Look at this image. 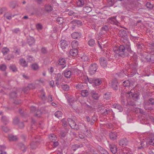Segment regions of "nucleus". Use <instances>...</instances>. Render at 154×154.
<instances>
[{
    "mask_svg": "<svg viewBox=\"0 0 154 154\" xmlns=\"http://www.w3.org/2000/svg\"><path fill=\"white\" fill-rule=\"evenodd\" d=\"M113 50L114 51L119 54V56L122 57L128 56L129 53L132 54L133 52L131 49L130 44L128 42L121 45L118 47H115Z\"/></svg>",
    "mask_w": 154,
    "mask_h": 154,
    "instance_id": "f257e3e1",
    "label": "nucleus"
},
{
    "mask_svg": "<svg viewBox=\"0 0 154 154\" xmlns=\"http://www.w3.org/2000/svg\"><path fill=\"white\" fill-rule=\"evenodd\" d=\"M97 68L98 65L96 63L91 64L89 67V72L91 75H93L96 72Z\"/></svg>",
    "mask_w": 154,
    "mask_h": 154,
    "instance_id": "f03ea898",
    "label": "nucleus"
},
{
    "mask_svg": "<svg viewBox=\"0 0 154 154\" xmlns=\"http://www.w3.org/2000/svg\"><path fill=\"white\" fill-rule=\"evenodd\" d=\"M138 63L136 62L131 64L130 66V67L134 70V72L133 73L131 74H128V76L129 77H132L135 74V71L137 68Z\"/></svg>",
    "mask_w": 154,
    "mask_h": 154,
    "instance_id": "7ed1b4c3",
    "label": "nucleus"
},
{
    "mask_svg": "<svg viewBox=\"0 0 154 154\" xmlns=\"http://www.w3.org/2000/svg\"><path fill=\"white\" fill-rule=\"evenodd\" d=\"M99 60L100 64L102 67H106L108 63L106 59L105 58L102 57L99 59Z\"/></svg>",
    "mask_w": 154,
    "mask_h": 154,
    "instance_id": "20e7f679",
    "label": "nucleus"
},
{
    "mask_svg": "<svg viewBox=\"0 0 154 154\" xmlns=\"http://www.w3.org/2000/svg\"><path fill=\"white\" fill-rule=\"evenodd\" d=\"M119 83L116 79H114L112 80L111 86L114 90H117L118 88Z\"/></svg>",
    "mask_w": 154,
    "mask_h": 154,
    "instance_id": "39448f33",
    "label": "nucleus"
},
{
    "mask_svg": "<svg viewBox=\"0 0 154 154\" xmlns=\"http://www.w3.org/2000/svg\"><path fill=\"white\" fill-rule=\"evenodd\" d=\"M68 121L69 126L72 128H73L75 130L77 125L75 121L71 118H68Z\"/></svg>",
    "mask_w": 154,
    "mask_h": 154,
    "instance_id": "423d86ee",
    "label": "nucleus"
},
{
    "mask_svg": "<svg viewBox=\"0 0 154 154\" xmlns=\"http://www.w3.org/2000/svg\"><path fill=\"white\" fill-rule=\"evenodd\" d=\"M145 59L147 62L151 63H154V54H149L145 57Z\"/></svg>",
    "mask_w": 154,
    "mask_h": 154,
    "instance_id": "0eeeda50",
    "label": "nucleus"
},
{
    "mask_svg": "<svg viewBox=\"0 0 154 154\" xmlns=\"http://www.w3.org/2000/svg\"><path fill=\"white\" fill-rule=\"evenodd\" d=\"M127 32L126 30L124 29H121L119 30V35L120 37L124 38V39H126L127 38Z\"/></svg>",
    "mask_w": 154,
    "mask_h": 154,
    "instance_id": "6e6552de",
    "label": "nucleus"
},
{
    "mask_svg": "<svg viewBox=\"0 0 154 154\" xmlns=\"http://www.w3.org/2000/svg\"><path fill=\"white\" fill-rule=\"evenodd\" d=\"M86 127L82 123H80L78 125H77L75 130H79L83 132L84 131H85V130H86Z\"/></svg>",
    "mask_w": 154,
    "mask_h": 154,
    "instance_id": "1a4fd4ad",
    "label": "nucleus"
},
{
    "mask_svg": "<svg viewBox=\"0 0 154 154\" xmlns=\"http://www.w3.org/2000/svg\"><path fill=\"white\" fill-rule=\"evenodd\" d=\"M41 142L40 140H36L35 141H33L31 144V147L32 149H35L37 147L38 145Z\"/></svg>",
    "mask_w": 154,
    "mask_h": 154,
    "instance_id": "9d476101",
    "label": "nucleus"
},
{
    "mask_svg": "<svg viewBox=\"0 0 154 154\" xmlns=\"http://www.w3.org/2000/svg\"><path fill=\"white\" fill-rule=\"evenodd\" d=\"M113 107L115 109L116 111L121 112L123 110V109L121 105L119 104H114Z\"/></svg>",
    "mask_w": 154,
    "mask_h": 154,
    "instance_id": "9b49d317",
    "label": "nucleus"
},
{
    "mask_svg": "<svg viewBox=\"0 0 154 154\" xmlns=\"http://www.w3.org/2000/svg\"><path fill=\"white\" fill-rule=\"evenodd\" d=\"M116 17H114L109 18L107 21L110 23L118 25V23L116 22Z\"/></svg>",
    "mask_w": 154,
    "mask_h": 154,
    "instance_id": "f8f14e48",
    "label": "nucleus"
},
{
    "mask_svg": "<svg viewBox=\"0 0 154 154\" xmlns=\"http://www.w3.org/2000/svg\"><path fill=\"white\" fill-rule=\"evenodd\" d=\"M152 105L149 104V103L145 101L144 103V108L146 110H151L152 109Z\"/></svg>",
    "mask_w": 154,
    "mask_h": 154,
    "instance_id": "ddd939ff",
    "label": "nucleus"
},
{
    "mask_svg": "<svg viewBox=\"0 0 154 154\" xmlns=\"http://www.w3.org/2000/svg\"><path fill=\"white\" fill-rule=\"evenodd\" d=\"M109 148L111 152L113 154H115L117 152V146L116 145L109 144Z\"/></svg>",
    "mask_w": 154,
    "mask_h": 154,
    "instance_id": "4468645a",
    "label": "nucleus"
},
{
    "mask_svg": "<svg viewBox=\"0 0 154 154\" xmlns=\"http://www.w3.org/2000/svg\"><path fill=\"white\" fill-rule=\"evenodd\" d=\"M61 47L63 49H64L66 48L68 46V45L69 44V43L67 42L65 40H63L61 41Z\"/></svg>",
    "mask_w": 154,
    "mask_h": 154,
    "instance_id": "2eb2a0df",
    "label": "nucleus"
},
{
    "mask_svg": "<svg viewBox=\"0 0 154 154\" xmlns=\"http://www.w3.org/2000/svg\"><path fill=\"white\" fill-rule=\"evenodd\" d=\"M72 75V72L70 70L66 69L64 71V75L65 77L67 78H70Z\"/></svg>",
    "mask_w": 154,
    "mask_h": 154,
    "instance_id": "dca6fc26",
    "label": "nucleus"
},
{
    "mask_svg": "<svg viewBox=\"0 0 154 154\" xmlns=\"http://www.w3.org/2000/svg\"><path fill=\"white\" fill-rule=\"evenodd\" d=\"M71 23L73 25V26L77 25L78 26H81L82 24L81 20H76L72 21Z\"/></svg>",
    "mask_w": 154,
    "mask_h": 154,
    "instance_id": "f3484780",
    "label": "nucleus"
},
{
    "mask_svg": "<svg viewBox=\"0 0 154 154\" xmlns=\"http://www.w3.org/2000/svg\"><path fill=\"white\" fill-rule=\"evenodd\" d=\"M81 33L78 32H75L73 33L72 35V37L74 39H79L81 37Z\"/></svg>",
    "mask_w": 154,
    "mask_h": 154,
    "instance_id": "a211bd4d",
    "label": "nucleus"
},
{
    "mask_svg": "<svg viewBox=\"0 0 154 154\" xmlns=\"http://www.w3.org/2000/svg\"><path fill=\"white\" fill-rule=\"evenodd\" d=\"M132 152L129 149L124 148L121 150L120 154H132Z\"/></svg>",
    "mask_w": 154,
    "mask_h": 154,
    "instance_id": "6ab92c4d",
    "label": "nucleus"
},
{
    "mask_svg": "<svg viewBox=\"0 0 154 154\" xmlns=\"http://www.w3.org/2000/svg\"><path fill=\"white\" fill-rule=\"evenodd\" d=\"M9 95L10 99L16 98L17 96V92L16 91H13L9 93Z\"/></svg>",
    "mask_w": 154,
    "mask_h": 154,
    "instance_id": "aec40b11",
    "label": "nucleus"
},
{
    "mask_svg": "<svg viewBox=\"0 0 154 154\" xmlns=\"http://www.w3.org/2000/svg\"><path fill=\"white\" fill-rule=\"evenodd\" d=\"M78 50L77 49H72L70 50L69 54L71 56L75 57L78 54Z\"/></svg>",
    "mask_w": 154,
    "mask_h": 154,
    "instance_id": "412c9836",
    "label": "nucleus"
},
{
    "mask_svg": "<svg viewBox=\"0 0 154 154\" xmlns=\"http://www.w3.org/2000/svg\"><path fill=\"white\" fill-rule=\"evenodd\" d=\"M92 81L94 85L95 86L99 85L102 83L101 80L100 79H93Z\"/></svg>",
    "mask_w": 154,
    "mask_h": 154,
    "instance_id": "4be33fe9",
    "label": "nucleus"
},
{
    "mask_svg": "<svg viewBox=\"0 0 154 154\" xmlns=\"http://www.w3.org/2000/svg\"><path fill=\"white\" fill-rule=\"evenodd\" d=\"M27 42L29 46H31L34 44L35 40L33 38L30 37L27 39Z\"/></svg>",
    "mask_w": 154,
    "mask_h": 154,
    "instance_id": "5701e85b",
    "label": "nucleus"
},
{
    "mask_svg": "<svg viewBox=\"0 0 154 154\" xmlns=\"http://www.w3.org/2000/svg\"><path fill=\"white\" fill-rule=\"evenodd\" d=\"M128 144L127 140L126 139H122L120 140L119 142V144L120 146H126Z\"/></svg>",
    "mask_w": 154,
    "mask_h": 154,
    "instance_id": "b1692460",
    "label": "nucleus"
},
{
    "mask_svg": "<svg viewBox=\"0 0 154 154\" xmlns=\"http://www.w3.org/2000/svg\"><path fill=\"white\" fill-rule=\"evenodd\" d=\"M48 138L50 140L51 142H54L56 141L57 139V137L54 134H51L48 136Z\"/></svg>",
    "mask_w": 154,
    "mask_h": 154,
    "instance_id": "393cba45",
    "label": "nucleus"
},
{
    "mask_svg": "<svg viewBox=\"0 0 154 154\" xmlns=\"http://www.w3.org/2000/svg\"><path fill=\"white\" fill-rule=\"evenodd\" d=\"M110 139L112 140L116 139L117 137V133L116 132H111L109 134Z\"/></svg>",
    "mask_w": 154,
    "mask_h": 154,
    "instance_id": "a878e982",
    "label": "nucleus"
},
{
    "mask_svg": "<svg viewBox=\"0 0 154 154\" xmlns=\"http://www.w3.org/2000/svg\"><path fill=\"white\" fill-rule=\"evenodd\" d=\"M81 94L82 96L85 97L89 95V93L88 90H83L81 91Z\"/></svg>",
    "mask_w": 154,
    "mask_h": 154,
    "instance_id": "bb28decb",
    "label": "nucleus"
},
{
    "mask_svg": "<svg viewBox=\"0 0 154 154\" xmlns=\"http://www.w3.org/2000/svg\"><path fill=\"white\" fill-rule=\"evenodd\" d=\"M8 139L10 141H16L17 140V138L16 136H14L12 134L8 135Z\"/></svg>",
    "mask_w": 154,
    "mask_h": 154,
    "instance_id": "cd10ccee",
    "label": "nucleus"
},
{
    "mask_svg": "<svg viewBox=\"0 0 154 154\" xmlns=\"http://www.w3.org/2000/svg\"><path fill=\"white\" fill-rule=\"evenodd\" d=\"M18 146L23 152H24L26 151V148L25 146L22 143H19L18 144Z\"/></svg>",
    "mask_w": 154,
    "mask_h": 154,
    "instance_id": "c85d7f7f",
    "label": "nucleus"
},
{
    "mask_svg": "<svg viewBox=\"0 0 154 154\" xmlns=\"http://www.w3.org/2000/svg\"><path fill=\"white\" fill-rule=\"evenodd\" d=\"M127 104H126V106L129 105L132 106H135V103L134 101L132 100H128L127 101Z\"/></svg>",
    "mask_w": 154,
    "mask_h": 154,
    "instance_id": "c756f323",
    "label": "nucleus"
},
{
    "mask_svg": "<svg viewBox=\"0 0 154 154\" xmlns=\"http://www.w3.org/2000/svg\"><path fill=\"white\" fill-rule=\"evenodd\" d=\"M1 121L5 125H7L9 122V120L5 116H4L2 117Z\"/></svg>",
    "mask_w": 154,
    "mask_h": 154,
    "instance_id": "7c9ffc66",
    "label": "nucleus"
},
{
    "mask_svg": "<svg viewBox=\"0 0 154 154\" xmlns=\"http://www.w3.org/2000/svg\"><path fill=\"white\" fill-rule=\"evenodd\" d=\"M84 134L88 137H91V133L88 131L86 128V130L83 132Z\"/></svg>",
    "mask_w": 154,
    "mask_h": 154,
    "instance_id": "2f4dec72",
    "label": "nucleus"
},
{
    "mask_svg": "<svg viewBox=\"0 0 154 154\" xmlns=\"http://www.w3.org/2000/svg\"><path fill=\"white\" fill-rule=\"evenodd\" d=\"M82 83H80L78 84L76 86V88L78 90H80L81 89H83L84 88V86L85 85Z\"/></svg>",
    "mask_w": 154,
    "mask_h": 154,
    "instance_id": "473e14b6",
    "label": "nucleus"
},
{
    "mask_svg": "<svg viewBox=\"0 0 154 154\" xmlns=\"http://www.w3.org/2000/svg\"><path fill=\"white\" fill-rule=\"evenodd\" d=\"M9 68L13 72H16L17 71L16 66L14 64L11 65Z\"/></svg>",
    "mask_w": 154,
    "mask_h": 154,
    "instance_id": "72a5a7b5",
    "label": "nucleus"
},
{
    "mask_svg": "<svg viewBox=\"0 0 154 154\" xmlns=\"http://www.w3.org/2000/svg\"><path fill=\"white\" fill-rule=\"evenodd\" d=\"M88 45L91 47L94 46L95 45V41L93 39H91L88 41Z\"/></svg>",
    "mask_w": 154,
    "mask_h": 154,
    "instance_id": "f704fd0d",
    "label": "nucleus"
},
{
    "mask_svg": "<svg viewBox=\"0 0 154 154\" xmlns=\"http://www.w3.org/2000/svg\"><path fill=\"white\" fill-rule=\"evenodd\" d=\"M92 97L95 100H97L99 97L98 94L94 92V91H92L91 93Z\"/></svg>",
    "mask_w": 154,
    "mask_h": 154,
    "instance_id": "c9c22d12",
    "label": "nucleus"
},
{
    "mask_svg": "<svg viewBox=\"0 0 154 154\" xmlns=\"http://www.w3.org/2000/svg\"><path fill=\"white\" fill-rule=\"evenodd\" d=\"M20 64L23 66L26 67L27 66V64L26 62L23 59H20Z\"/></svg>",
    "mask_w": 154,
    "mask_h": 154,
    "instance_id": "e433bc0d",
    "label": "nucleus"
},
{
    "mask_svg": "<svg viewBox=\"0 0 154 154\" xmlns=\"http://www.w3.org/2000/svg\"><path fill=\"white\" fill-rule=\"evenodd\" d=\"M92 10V8L88 6H86L83 8L84 11L86 13H89L91 12Z\"/></svg>",
    "mask_w": 154,
    "mask_h": 154,
    "instance_id": "4c0bfd02",
    "label": "nucleus"
},
{
    "mask_svg": "<svg viewBox=\"0 0 154 154\" xmlns=\"http://www.w3.org/2000/svg\"><path fill=\"white\" fill-rule=\"evenodd\" d=\"M111 93L110 92H107L106 93L104 96V98L107 100L109 99L111 97Z\"/></svg>",
    "mask_w": 154,
    "mask_h": 154,
    "instance_id": "58836bf2",
    "label": "nucleus"
},
{
    "mask_svg": "<svg viewBox=\"0 0 154 154\" xmlns=\"http://www.w3.org/2000/svg\"><path fill=\"white\" fill-rule=\"evenodd\" d=\"M66 63V60L65 59L62 58L59 59L58 60V64L60 65H64Z\"/></svg>",
    "mask_w": 154,
    "mask_h": 154,
    "instance_id": "ea45409f",
    "label": "nucleus"
},
{
    "mask_svg": "<svg viewBox=\"0 0 154 154\" xmlns=\"http://www.w3.org/2000/svg\"><path fill=\"white\" fill-rule=\"evenodd\" d=\"M109 30V28L107 26H104L101 28V31L103 33H105Z\"/></svg>",
    "mask_w": 154,
    "mask_h": 154,
    "instance_id": "a19ab883",
    "label": "nucleus"
},
{
    "mask_svg": "<svg viewBox=\"0 0 154 154\" xmlns=\"http://www.w3.org/2000/svg\"><path fill=\"white\" fill-rule=\"evenodd\" d=\"M131 82L129 80L124 81L123 83V85L125 87L130 86L131 85Z\"/></svg>",
    "mask_w": 154,
    "mask_h": 154,
    "instance_id": "79ce46f5",
    "label": "nucleus"
},
{
    "mask_svg": "<svg viewBox=\"0 0 154 154\" xmlns=\"http://www.w3.org/2000/svg\"><path fill=\"white\" fill-rule=\"evenodd\" d=\"M55 78L56 81H60L62 79V76L60 73H58L56 75Z\"/></svg>",
    "mask_w": 154,
    "mask_h": 154,
    "instance_id": "37998d69",
    "label": "nucleus"
},
{
    "mask_svg": "<svg viewBox=\"0 0 154 154\" xmlns=\"http://www.w3.org/2000/svg\"><path fill=\"white\" fill-rule=\"evenodd\" d=\"M62 112L60 111H58L55 113V115L56 117L59 118L62 117Z\"/></svg>",
    "mask_w": 154,
    "mask_h": 154,
    "instance_id": "c03bdc74",
    "label": "nucleus"
},
{
    "mask_svg": "<svg viewBox=\"0 0 154 154\" xmlns=\"http://www.w3.org/2000/svg\"><path fill=\"white\" fill-rule=\"evenodd\" d=\"M61 122H62V125L63 126L64 128L65 129H66V128H67V122L66 121L65 119H63L62 120Z\"/></svg>",
    "mask_w": 154,
    "mask_h": 154,
    "instance_id": "a18cd8bd",
    "label": "nucleus"
},
{
    "mask_svg": "<svg viewBox=\"0 0 154 154\" xmlns=\"http://www.w3.org/2000/svg\"><path fill=\"white\" fill-rule=\"evenodd\" d=\"M147 152L148 154H154V148L150 147L147 149Z\"/></svg>",
    "mask_w": 154,
    "mask_h": 154,
    "instance_id": "49530a36",
    "label": "nucleus"
},
{
    "mask_svg": "<svg viewBox=\"0 0 154 154\" xmlns=\"http://www.w3.org/2000/svg\"><path fill=\"white\" fill-rule=\"evenodd\" d=\"M52 10L53 8L51 5H47L45 6V10L48 12L51 11Z\"/></svg>",
    "mask_w": 154,
    "mask_h": 154,
    "instance_id": "de8ad7c7",
    "label": "nucleus"
},
{
    "mask_svg": "<svg viewBox=\"0 0 154 154\" xmlns=\"http://www.w3.org/2000/svg\"><path fill=\"white\" fill-rule=\"evenodd\" d=\"M21 103L20 100H15L13 102V105L17 106H19Z\"/></svg>",
    "mask_w": 154,
    "mask_h": 154,
    "instance_id": "09e8293b",
    "label": "nucleus"
},
{
    "mask_svg": "<svg viewBox=\"0 0 154 154\" xmlns=\"http://www.w3.org/2000/svg\"><path fill=\"white\" fill-rule=\"evenodd\" d=\"M67 100L69 104L71 105V103H73L74 102V98L73 97L70 96L68 98Z\"/></svg>",
    "mask_w": 154,
    "mask_h": 154,
    "instance_id": "8fccbe9b",
    "label": "nucleus"
},
{
    "mask_svg": "<svg viewBox=\"0 0 154 154\" xmlns=\"http://www.w3.org/2000/svg\"><path fill=\"white\" fill-rule=\"evenodd\" d=\"M61 87L62 89L65 91H67L69 90V87L67 85H62Z\"/></svg>",
    "mask_w": 154,
    "mask_h": 154,
    "instance_id": "3c124183",
    "label": "nucleus"
},
{
    "mask_svg": "<svg viewBox=\"0 0 154 154\" xmlns=\"http://www.w3.org/2000/svg\"><path fill=\"white\" fill-rule=\"evenodd\" d=\"M9 51V49L6 47L3 48L2 50V51L4 55L6 54Z\"/></svg>",
    "mask_w": 154,
    "mask_h": 154,
    "instance_id": "603ef678",
    "label": "nucleus"
},
{
    "mask_svg": "<svg viewBox=\"0 0 154 154\" xmlns=\"http://www.w3.org/2000/svg\"><path fill=\"white\" fill-rule=\"evenodd\" d=\"M134 95V93L131 91L128 92L126 93V97L127 98L131 99L132 97Z\"/></svg>",
    "mask_w": 154,
    "mask_h": 154,
    "instance_id": "864d4df0",
    "label": "nucleus"
},
{
    "mask_svg": "<svg viewBox=\"0 0 154 154\" xmlns=\"http://www.w3.org/2000/svg\"><path fill=\"white\" fill-rule=\"evenodd\" d=\"M77 4L79 7H82L84 4V0H79L77 2Z\"/></svg>",
    "mask_w": 154,
    "mask_h": 154,
    "instance_id": "5fc2aeb1",
    "label": "nucleus"
},
{
    "mask_svg": "<svg viewBox=\"0 0 154 154\" xmlns=\"http://www.w3.org/2000/svg\"><path fill=\"white\" fill-rule=\"evenodd\" d=\"M69 129L68 128H66V132H61L60 133V136L61 137H64L65 136H66V133L67 132V131H69Z\"/></svg>",
    "mask_w": 154,
    "mask_h": 154,
    "instance_id": "6e6d98bb",
    "label": "nucleus"
},
{
    "mask_svg": "<svg viewBox=\"0 0 154 154\" xmlns=\"http://www.w3.org/2000/svg\"><path fill=\"white\" fill-rule=\"evenodd\" d=\"M81 60L83 61H87L88 59V57L86 55H83L81 56L80 57Z\"/></svg>",
    "mask_w": 154,
    "mask_h": 154,
    "instance_id": "4d7b16f0",
    "label": "nucleus"
},
{
    "mask_svg": "<svg viewBox=\"0 0 154 154\" xmlns=\"http://www.w3.org/2000/svg\"><path fill=\"white\" fill-rule=\"evenodd\" d=\"M80 147L79 145L78 144H75L72 145V149L74 151H75L77 149Z\"/></svg>",
    "mask_w": 154,
    "mask_h": 154,
    "instance_id": "13d9d810",
    "label": "nucleus"
},
{
    "mask_svg": "<svg viewBox=\"0 0 154 154\" xmlns=\"http://www.w3.org/2000/svg\"><path fill=\"white\" fill-rule=\"evenodd\" d=\"M20 122V120L17 117H15L13 121V123L14 125H17Z\"/></svg>",
    "mask_w": 154,
    "mask_h": 154,
    "instance_id": "bf43d9fd",
    "label": "nucleus"
},
{
    "mask_svg": "<svg viewBox=\"0 0 154 154\" xmlns=\"http://www.w3.org/2000/svg\"><path fill=\"white\" fill-rule=\"evenodd\" d=\"M101 149H100L99 151L100 153L101 154H109L108 152L106 151V150L103 149V148H101Z\"/></svg>",
    "mask_w": 154,
    "mask_h": 154,
    "instance_id": "052dcab7",
    "label": "nucleus"
},
{
    "mask_svg": "<svg viewBox=\"0 0 154 154\" xmlns=\"http://www.w3.org/2000/svg\"><path fill=\"white\" fill-rule=\"evenodd\" d=\"M31 67L33 70H35L38 69V66L37 64L34 63L32 65Z\"/></svg>",
    "mask_w": 154,
    "mask_h": 154,
    "instance_id": "680f3d73",
    "label": "nucleus"
},
{
    "mask_svg": "<svg viewBox=\"0 0 154 154\" xmlns=\"http://www.w3.org/2000/svg\"><path fill=\"white\" fill-rule=\"evenodd\" d=\"M36 112L35 113V116L37 117H40L41 115V111L39 110H36Z\"/></svg>",
    "mask_w": 154,
    "mask_h": 154,
    "instance_id": "e2e57ef3",
    "label": "nucleus"
},
{
    "mask_svg": "<svg viewBox=\"0 0 154 154\" xmlns=\"http://www.w3.org/2000/svg\"><path fill=\"white\" fill-rule=\"evenodd\" d=\"M57 21L59 24H61L63 22V17H58L57 19Z\"/></svg>",
    "mask_w": 154,
    "mask_h": 154,
    "instance_id": "0e129e2a",
    "label": "nucleus"
},
{
    "mask_svg": "<svg viewBox=\"0 0 154 154\" xmlns=\"http://www.w3.org/2000/svg\"><path fill=\"white\" fill-rule=\"evenodd\" d=\"M138 98V95L137 94H134V95L132 97L131 99L133 100L136 101Z\"/></svg>",
    "mask_w": 154,
    "mask_h": 154,
    "instance_id": "69168bd1",
    "label": "nucleus"
},
{
    "mask_svg": "<svg viewBox=\"0 0 154 154\" xmlns=\"http://www.w3.org/2000/svg\"><path fill=\"white\" fill-rule=\"evenodd\" d=\"M148 143L150 145L154 146V138H152L150 139L148 142Z\"/></svg>",
    "mask_w": 154,
    "mask_h": 154,
    "instance_id": "338daca9",
    "label": "nucleus"
},
{
    "mask_svg": "<svg viewBox=\"0 0 154 154\" xmlns=\"http://www.w3.org/2000/svg\"><path fill=\"white\" fill-rule=\"evenodd\" d=\"M149 103L152 106L154 104V99L152 98H150L148 100L146 101Z\"/></svg>",
    "mask_w": 154,
    "mask_h": 154,
    "instance_id": "774afa93",
    "label": "nucleus"
}]
</instances>
